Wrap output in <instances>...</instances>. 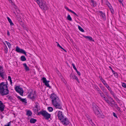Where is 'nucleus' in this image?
I'll return each instance as SVG.
<instances>
[{"label": "nucleus", "instance_id": "2f4dec72", "mask_svg": "<svg viewBox=\"0 0 126 126\" xmlns=\"http://www.w3.org/2000/svg\"><path fill=\"white\" fill-rule=\"evenodd\" d=\"M67 19L69 21H71L72 19L70 15H68L67 17Z\"/></svg>", "mask_w": 126, "mask_h": 126}, {"label": "nucleus", "instance_id": "5fc2aeb1", "mask_svg": "<svg viewBox=\"0 0 126 126\" xmlns=\"http://www.w3.org/2000/svg\"><path fill=\"white\" fill-rule=\"evenodd\" d=\"M104 85L106 87V88H107V87H108V86H109L107 83H106Z\"/></svg>", "mask_w": 126, "mask_h": 126}, {"label": "nucleus", "instance_id": "9b49d317", "mask_svg": "<svg viewBox=\"0 0 126 126\" xmlns=\"http://www.w3.org/2000/svg\"><path fill=\"white\" fill-rule=\"evenodd\" d=\"M62 124L66 126L69 125V121L68 119L66 117H64L62 120H61Z\"/></svg>", "mask_w": 126, "mask_h": 126}, {"label": "nucleus", "instance_id": "4468645a", "mask_svg": "<svg viewBox=\"0 0 126 126\" xmlns=\"http://www.w3.org/2000/svg\"><path fill=\"white\" fill-rule=\"evenodd\" d=\"M5 105L2 102V101L0 100V111L2 112L4 110Z\"/></svg>", "mask_w": 126, "mask_h": 126}, {"label": "nucleus", "instance_id": "6ab92c4d", "mask_svg": "<svg viewBox=\"0 0 126 126\" xmlns=\"http://www.w3.org/2000/svg\"><path fill=\"white\" fill-rule=\"evenodd\" d=\"M99 13L100 14V16L102 17L104 19H105V13L101 11H99Z\"/></svg>", "mask_w": 126, "mask_h": 126}, {"label": "nucleus", "instance_id": "7c9ffc66", "mask_svg": "<svg viewBox=\"0 0 126 126\" xmlns=\"http://www.w3.org/2000/svg\"><path fill=\"white\" fill-rule=\"evenodd\" d=\"M7 97L8 99L10 100L11 101H12L13 100V97L11 96L8 95L7 96Z\"/></svg>", "mask_w": 126, "mask_h": 126}, {"label": "nucleus", "instance_id": "a19ab883", "mask_svg": "<svg viewBox=\"0 0 126 126\" xmlns=\"http://www.w3.org/2000/svg\"><path fill=\"white\" fill-rule=\"evenodd\" d=\"M95 89L97 91H98L99 89H100L98 88V87L97 85L95 86Z\"/></svg>", "mask_w": 126, "mask_h": 126}, {"label": "nucleus", "instance_id": "680f3d73", "mask_svg": "<svg viewBox=\"0 0 126 126\" xmlns=\"http://www.w3.org/2000/svg\"><path fill=\"white\" fill-rule=\"evenodd\" d=\"M0 119H2V118L3 117V116L1 114H0Z\"/></svg>", "mask_w": 126, "mask_h": 126}, {"label": "nucleus", "instance_id": "f03ea898", "mask_svg": "<svg viewBox=\"0 0 126 126\" xmlns=\"http://www.w3.org/2000/svg\"><path fill=\"white\" fill-rule=\"evenodd\" d=\"M7 83L3 82L0 83V93L2 95H6L9 93Z\"/></svg>", "mask_w": 126, "mask_h": 126}, {"label": "nucleus", "instance_id": "a18cd8bd", "mask_svg": "<svg viewBox=\"0 0 126 126\" xmlns=\"http://www.w3.org/2000/svg\"><path fill=\"white\" fill-rule=\"evenodd\" d=\"M106 88L109 91L111 90V88L109 86H108V87H107Z\"/></svg>", "mask_w": 126, "mask_h": 126}, {"label": "nucleus", "instance_id": "ddd939ff", "mask_svg": "<svg viewBox=\"0 0 126 126\" xmlns=\"http://www.w3.org/2000/svg\"><path fill=\"white\" fill-rule=\"evenodd\" d=\"M92 106V108L94 111V112L100 110V109H99V107L96 104H93Z\"/></svg>", "mask_w": 126, "mask_h": 126}, {"label": "nucleus", "instance_id": "1a4fd4ad", "mask_svg": "<svg viewBox=\"0 0 126 126\" xmlns=\"http://www.w3.org/2000/svg\"><path fill=\"white\" fill-rule=\"evenodd\" d=\"M5 74V70L1 66H0V76L2 78L4 79Z\"/></svg>", "mask_w": 126, "mask_h": 126}, {"label": "nucleus", "instance_id": "09e8293b", "mask_svg": "<svg viewBox=\"0 0 126 126\" xmlns=\"http://www.w3.org/2000/svg\"><path fill=\"white\" fill-rule=\"evenodd\" d=\"M113 115L114 117H116V118H117V116L116 114L114 112H113Z\"/></svg>", "mask_w": 126, "mask_h": 126}, {"label": "nucleus", "instance_id": "c03bdc74", "mask_svg": "<svg viewBox=\"0 0 126 126\" xmlns=\"http://www.w3.org/2000/svg\"><path fill=\"white\" fill-rule=\"evenodd\" d=\"M71 12L72 13H73L75 15H76V16H78V15L76 13H75L73 11L71 10Z\"/></svg>", "mask_w": 126, "mask_h": 126}, {"label": "nucleus", "instance_id": "603ef678", "mask_svg": "<svg viewBox=\"0 0 126 126\" xmlns=\"http://www.w3.org/2000/svg\"><path fill=\"white\" fill-rule=\"evenodd\" d=\"M113 96L114 98L115 99H116L117 98V96L116 95H115V94L113 95Z\"/></svg>", "mask_w": 126, "mask_h": 126}, {"label": "nucleus", "instance_id": "3c124183", "mask_svg": "<svg viewBox=\"0 0 126 126\" xmlns=\"http://www.w3.org/2000/svg\"><path fill=\"white\" fill-rule=\"evenodd\" d=\"M113 96L114 98L115 99H116L117 98V96L116 95H115V94L113 95Z\"/></svg>", "mask_w": 126, "mask_h": 126}, {"label": "nucleus", "instance_id": "c9c22d12", "mask_svg": "<svg viewBox=\"0 0 126 126\" xmlns=\"http://www.w3.org/2000/svg\"><path fill=\"white\" fill-rule=\"evenodd\" d=\"M122 86L125 88H126V84L124 82H123L122 84Z\"/></svg>", "mask_w": 126, "mask_h": 126}, {"label": "nucleus", "instance_id": "49530a36", "mask_svg": "<svg viewBox=\"0 0 126 126\" xmlns=\"http://www.w3.org/2000/svg\"><path fill=\"white\" fill-rule=\"evenodd\" d=\"M106 101L107 103H108L109 104L110 101L108 99L106 98V99L105 100Z\"/></svg>", "mask_w": 126, "mask_h": 126}, {"label": "nucleus", "instance_id": "e433bc0d", "mask_svg": "<svg viewBox=\"0 0 126 126\" xmlns=\"http://www.w3.org/2000/svg\"><path fill=\"white\" fill-rule=\"evenodd\" d=\"M110 9L111 13L112 14H114V11L112 7L111 8H110Z\"/></svg>", "mask_w": 126, "mask_h": 126}, {"label": "nucleus", "instance_id": "bb28decb", "mask_svg": "<svg viewBox=\"0 0 126 126\" xmlns=\"http://www.w3.org/2000/svg\"><path fill=\"white\" fill-rule=\"evenodd\" d=\"M106 4L108 6V7L110 9V8H111L112 7L110 3L107 0L106 1Z\"/></svg>", "mask_w": 126, "mask_h": 126}, {"label": "nucleus", "instance_id": "338daca9", "mask_svg": "<svg viewBox=\"0 0 126 126\" xmlns=\"http://www.w3.org/2000/svg\"><path fill=\"white\" fill-rule=\"evenodd\" d=\"M97 91L98 92V93L99 94L102 92V91L100 90V89H99L98 91Z\"/></svg>", "mask_w": 126, "mask_h": 126}, {"label": "nucleus", "instance_id": "4c0bfd02", "mask_svg": "<svg viewBox=\"0 0 126 126\" xmlns=\"http://www.w3.org/2000/svg\"><path fill=\"white\" fill-rule=\"evenodd\" d=\"M106 96H108V97L110 99V100H113V99L110 96H108V93H107V94H106Z\"/></svg>", "mask_w": 126, "mask_h": 126}, {"label": "nucleus", "instance_id": "79ce46f5", "mask_svg": "<svg viewBox=\"0 0 126 126\" xmlns=\"http://www.w3.org/2000/svg\"><path fill=\"white\" fill-rule=\"evenodd\" d=\"M112 72L113 74L115 76H117L118 75L117 73L114 71H112Z\"/></svg>", "mask_w": 126, "mask_h": 126}, {"label": "nucleus", "instance_id": "0e129e2a", "mask_svg": "<svg viewBox=\"0 0 126 126\" xmlns=\"http://www.w3.org/2000/svg\"><path fill=\"white\" fill-rule=\"evenodd\" d=\"M114 106L116 108L117 107H118V106L117 105V104L116 103H115V104L114 105Z\"/></svg>", "mask_w": 126, "mask_h": 126}, {"label": "nucleus", "instance_id": "cd10ccee", "mask_svg": "<svg viewBox=\"0 0 126 126\" xmlns=\"http://www.w3.org/2000/svg\"><path fill=\"white\" fill-rule=\"evenodd\" d=\"M20 59L22 61H25L26 60V58L24 56H22L21 57Z\"/></svg>", "mask_w": 126, "mask_h": 126}, {"label": "nucleus", "instance_id": "c756f323", "mask_svg": "<svg viewBox=\"0 0 126 126\" xmlns=\"http://www.w3.org/2000/svg\"><path fill=\"white\" fill-rule=\"evenodd\" d=\"M89 120L90 124H91L92 126H95V125L94 124V123L93 122L92 120V119H89Z\"/></svg>", "mask_w": 126, "mask_h": 126}, {"label": "nucleus", "instance_id": "bf43d9fd", "mask_svg": "<svg viewBox=\"0 0 126 126\" xmlns=\"http://www.w3.org/2000/svg\"><path fill=\"white\" fill-rule=\"evenodd\" d=\"M56 43H57V46L58 47H60L61 46L59 45V44L57 42H56Z\"/></svg>", "mask_w": 126, "mask_h": 126}, {"label": "nucleus", "instance_id": "423d86ee", "mask_svg": "<svg viewBox=\"0 0 126 126\" xmlns=\"http://www.w3.org/2000/svg\"><path fill=\"white\" fill-rule=\"evenodd\" d=\"M56 116L58 117V119L60 120H62L64 117L62 111L58 110L55 113Z\"/></svg>", "mask_w": 126, "mask_h": 126}, {"label": "nucleus", "instance_id": "69168bd1", "mask_svg": "<svg viewBox=\"0 0 126 126\" xmlns=\"http://www.w3.org/2000/svg\"><path fill=\"white\" fill-rule=\"evenodd\" d=\"M102 93V94L101 95H100V96L101 97H102L103 96L105 95L103 93Z\"/></svg>", "mask_w": 126, "mask_h": 126}, {"label": "nucleus", "instance_id": "72a5a7b5", "mask_svg": "<svg viewBox=\"0 0 126 126\" xmlns=\"http://www.w3.org/2000/svg\"><path fill=\"white\" fill-rule=\"evenodd\" d=\"M78 29L81 32H84V30L80 26H78Z\"/></svg>", "mask_w": 126, "mask_h": 126}, {"label": "nucleus", "instance_id": "37998d69", "mask_svg": "<svg viewBox=\"0 0 126 126\" xmlns=\"http://www.w3.org/2000/svg\"><path fill=\"white\" fill-rule=\"evenodd\" d=\"M65 8L68 11H69V12H71V11L72 10H70V9H69L68 8V7H66V6H65Z\"/></svg>", "mask_w": 126, "mask_h": 126}, {"label": "nucleus", "instance_id": "9d476101", "mask_svg": "<svg viewBox=\"0 0 126 126\" xmlns=\"http://www.w3.org/2000/svg\"><path fill=\"white\" fill-rule=\"evenodd\" d=\"M15 90L17 92L19 93L20 95H23V91L21 88L18 86H17L15 87Z\"/></svg>", "mask_w": 126, "mask_h": 126}, {"label": "nucleus", "instance_id": "412c9836", "mask_svg": "<svg viewBox=\"0 0 126 126\" xmlns=\"http://www.w3.org/2000/svg\"><path fill=\"white\" fill-rule=\"evenodd\" d=\"M84 37L86 39L91 41H94V40L93 39L92 37L89 36H84Z\"/></svg>", "mask_w": 126, "mask_h": 126}, {"label": "nucleus", "instance_id": "f257e3e1", "mask_svg": "<svg viewBox=\"0 0 126 126\" xmlns=\"http://www.w3.org/2000/svg\"><path fill=\"white\" fill-rule=\"evenodd\" d=\"M50 97L52 99V103L56 109H62V107L61 103L57 95L53 94H51Z\"/></svg>", "mask_w": 126, "mask_h": 126}, {"label": "nucleus", "instance_id": "f8f14e48", "mask_svg": "<svg viewBox=\"0 0 126 126\" xmlns=\"http://www.w3.org/2000/svg\"><path fill=\"white\" fill-rule=\"evenodd\" d=\"M41 80L43 81V82L44 83L45 85L47 87L50 88V86H49L48 83L49 82V81H47L46 80V78L45 77H43L41 79Z\"/></svg>", "mask_w": 126, "mask_h": 126}, {"label": "nucleus", "instance_id": "f704fd0d", "mask_svg": "<svg viewBox=\"0 0 126 126\" xmlns=\"http://www.w3.org/2000/svg\"><path fill=\"white\" fill-rule=\"evenodd\" d=\"M49 112H51L53 110V108L51 107H49L47 108Z\"/></svg>", "mask_w": 126, "mask_h": 126}, {"label": "nucleus", "instance_id": "dca6fc26", "mask_svg": "<svg viewBox=\"0 0 126 126\" xmlns=\"http://www.w3.org/2000/svg\"><path fill=\"white\" fill-rule=\"evenodd\" d=\"M26 115L28 116V119H29V116H31L32 114V111L30 110H26Z\"/></svg>", "mask_w": 126, "mask_h": 126}, {"label": "nucleus", "instance_id": "5701e85b", "mask_svg": "<svg viewBox=\"0 0 126 126\" xmlns=\"http://www.w3.org/2000/svg\"><path fill=\"white\" fill-rule=\"evenodd\" d=\"M100 88H101V90L104 93H105L106 94H107L108 93L106 91L107 89H106L104 87L100 86Z\"/></svg>", "mask_w": 126, "mask_h": 126}, {"label": "nucleus", "instance_id": "0eeeda50", "mask_svg": "<svg viewBox=\"0 0 126 126\" xmlns=\"http://www.w3.org/2000/svg\"><path fill=\"white\" fill-rule=\"evenodd\" d=\"M35 105L33 109V110L34 113H36L40 109V107L39 104L38 102H35Z\"/></svg>", "mask_w": 126, "mask_h": 126}, {"label": "nucleus", "instance_id": "4d7b16f0", "mask_svg": "<svg viewBox=\"0 0 126 126\" xmlns=\"http://www.w3.org/2000/svg\"><path fill=\"white\" fill-rule=\"evenodd\" d=\"M77 74L79 76H80V75H81V74H80V73L78 71L77 72Z\"/></svg>", "mask_w": 126, "mask_h": 126}, {"label": "nucleus", "instance_id": "58836bf2", "mask_svg": "<svg viewBox=\"0 0 126 126\" xmlns=\"http://www.w3.org/2000/svg\"><path fill=\"white\" fill-rule=\"evenodd\" d=\"M110 94L112 95H114L115 94L114 93V92L112 91L111 90L110 91Z\"/></svg>", "mask_w": 126, "mask_h": 126}, {"label": "nucleus", "instance_id": "b1692460", "mask_svg": "<svg viewBox=\"0 0 126 126\" xmlns=\"http://www.w3.org/2000/svg\"><path fill=\"white\" fill-rule=\"evenodd\" d=\"M7 19L8 21L10 23V25L11 26H13L14 25V24L13 23L12 21L8 17H7Z\"/></svg>", "mask_w": 126, "mask_h": 126}, {"label": "nucleus", "instance_id": "473e14b6", "mask_svg": "<svg viewBox=\"0 0 126 126\" xmlns=\"http://www.w3.org/2000/svg\"><path fill=\"white\" fill-rule=\"evenodd\" d=\"M5 42L6 44L7 45L9 48H10L11 47V44L8 42L7 41H5Z\"/></svg>", "mask_w": 126, "mask_h": 126}, {"label": "nucleus", "instance_id": "8fccbe9b", "mask_svg": "<svg viewBox=\"0 0 126 126\" xmlns=\"http://www.w3.org/2000/svg\"><path fill=\"white\" fill-rule=\"evenodd\" d=\"M102 98L103 99L105 100L107 98L106 97L105 95L104 96H103L102 97Z\"/></svg>", "mask_w": 126, "mask_h": 126}, {"label": "nucleus", "instance_id": "f3484780", "mask_svg": "<svg viewBox=\"0 0 126 126\" xmlns=\"http://www.w3.org/2000/svg\"><path fill=\"white\" fill-rule=\"evenodd\" d=\"M96 115L99 118L101 117L102 115L100 113V110L98 111H96L94 112Z\"/></svg>", "mask_w": 126, "mask_h": 126}, {"label": "nucleus", "instance_id": "052dcab7", "mask_svg": "<svg viewBox=\"0 0 126 126\" xmlns=\"http://www.w3.org/2000/svg\"><path fill=\"white\" fill-rule=\"evenodd\" d=\"M60 47L61 48V49H63L64 51H65V52H66V50L64 48H63L61 46Z\"/></svg>", "mask_w": 126, "mask_h": 126}, {"label": "nucleus", "instance_id": "aec40b11", "mask_svg": "<svg viewBox=\"0 0 126 126\" xmlns=\"http://www.w3.org/2000/svg\"><path fill=\"white\" fill-rule=\"evenodd\" d=\"M115 103V102L113 100L110 101L108 104L111 107H113Z\"/></svg>", "mask_w": 126, "mask_h": 126}, {"label": "nucleus", "instance_id": "20e7f679", "mask_svg": "<svg viewBox=\"0 0 126 126\" xmlns=\"http://www.w3.org/2000/svg\"><path fill=\"white\" fill-rule=\"evenodd\" d=\"M38 115H42L44 118L45 119L48 120L51 117L50 114L48 113L46 110H42L38 112Z\"/></svg>", "mask_w": 126, "mask_h": 126}, {"label": "nucleus", "instance_id": "2eb2a0df", "mask_svg": "<svg viewBox=\"0 0 126 126\" xmlns=\"http://www.w3.org/2000/svg\"><path fill=\"white\" fill-rule=\"evenodd\" d=\"M70 76L71 79H76L78 82H79L78 78L75 75L71 74L70 75Z\"/></svg>", "mask_w": 126, "mask_h": 126}, {"label": "nucleus", "instance_id": "39448f33", "mask_svg": "<svg viewBox=\"0 0 126 126\" xmlns=\"http://www.w3.org/2000/svg\"><path fill=\"white\" fill-rule=\"evenodd\" d=\"M36 92L35 91H32L29 94L28 97L33 101L36 98Z\"/></svg>", "mask_w": 126, "mask_h": 126}, {"label": "nucleus", "instance_id": "6e6d98bb", "mask_svg": "<svg viewBox=\"0 0 126 126\" xmlns=\"http://www.w3.org/2000/svg\"><path fill=\"white\" fill-rule=\"evenodd\" d=\"M7 34L8 36H9L10 35L9 32L8 31H7Z\"/></svg>", "mask_w": 126, "mask_h": 126}, {"label": "nucleus", "instance_id": "e2e57ef3", "mask_svg": "<svg viewBox=\"0 0 126 126\" xmlns=\"http://www.w3.org/2000/svg\"><path fill=\"white\" fill-rule=\"evenodd\" d=\"M120 108L119 107L117 109L119 112H121V111L120 110Z\"/></svg>", "mask_w": 126, "mask_h": 126}, {"label": "nucleus", "instance_id": "4be33fe9", "mask_svg": "<svg viewBox=\"0 0 126 126\" xmlns=\"http://www.w3.org/2000/svg\"><path fill=\"white\" fill-rule=\"evenodd\" d=\"M23 65L24 67V69L26 71H29L30 70V69L29 67L27 66L26 63H24L23 64Z\"/></svg>", "mask_w": 126, "mask_h": 126}, {"label": "nucleus", "instance_id": "a878e982", "mask_svg": "<svg viewBox=\"0 0 126 126\" xmlns=\"http://www.w3.org/2000/svg\"><path fill=\"white\" fill-rule=\"evenodd\" d=\"M91 2L92 3L94 7H95L96 5V3L95 1L94 0H90Z\"/></svg>", "mask_w": 126, "mask_h": 126}, {"label": "nucleus", "instance_id": "ea45409f", "mask_svg": "<svg viewBox=\"0 0 126 126\" xmlns=\"http://www.w3.org/2000/svg\"><path fill=\"white\" fill-rule=\"evenodd\" d=\"M11 121L8 123L7 124V125H5L4 126H11Z\"/></svg>", "mask_w": 126, "mask_h": 126}, {"label": "nucleus", "instance_id": "de8ad7c7", "mask_svg": "<svg viewBox=\"0 0 126 126\" xmlns=\"http://www.w3.org/2000/svg\"><path fill=\"white\" fill-rule=\"evenodd\" d=\"M72 66H73V68L75 69H76V67H75V66L74 64L73 63H72Z\"/></svg>", "mask_w": 126, "mask_h": 126}, {"label": "nucleus", "instance_id": "c85d7f7f", "mask_svg": "<svg viewBox=\"0 0 126 126\" xmlns=\"http://www.w3.org/2000/svg\"><path fill=\"white\" fill-rule=\"evenodd\" d=\"M4 44L5 46V47H4V52L5 53V54H7L8 52V49L5 43H4Z\"/></svg>", "mask_w": 126, "mask_h": 126}, {"label": "nucleus", "instance_id": "a211bd4d", "mask_svg": "<svg viewBox=\"0 0 126 126\" xmlns=\"http://www.w3.org/2000/svg\"><path fill=\"white\" fill-rule=\"evenodd\" d=\"M17 98L23 103H24L25 104H26L27 103V102L26 101L27 100L26 99L22 98L19 96H17Z\"/></svg>", "mask_w": 126, "mask_h": 126}, {"label": "nucleus", "instance_id": "393cba45", "mask_svg": "<svg viewBox=\"0 0 126 126\" xmlns=\"http://www.w3.org/2000/svg\"><path fill=\"white\" fill-rule=\"evenodd\" d=\"M36 121L37 120L36 119L31 118L30 121V122L31 123L34 124L35 123Z\"/></svg>", "mask_w": 126, "mask_h": 126}, {"label": "nucleus", "instance_id": "6e6552de", "mask_svg": "<svg viewBox=\"0 0 126 126\" xmlns=\"http://www.w3.org/2000/svg\"><path fill=\"white\" fill-rule=\"evenodd\" d=\"M15 51L18 53H20L24 54L26 56L27 54L25 51L22 49H20L18 46H17L16 47Z\"/></svg>", "mask_w": 126, "mask_h": 126}, {"label": "nucleus", "instance_id": "774afa93", "mask_svg": "<svg viewBox=\"0 0 126 126\" xmlns=\"http://www.w3.org/2000/svg\"><path fill=\"white\" fill-rule=\"evenodd\" d=\"M115 100L118 102L119 101V100L118 97H117V98Z\"/></svg>", "mask_w": 126, "mask_h": 126}, {"label": "nucleus", "instance_id": "864d4df0", "mask_svg": "<svg viewBox=\"0 0 126 126\" xmlns=\"http://www.w3.org/2000/svg\"><path fill=\"white\" fill-rule=\"evenodd\" d=\"M11 79V77L9 76H8V80H9Z\"/></svg>", "mask_w": 126, "mask_h": 126}, {"label": "nucleus", "instance_id": "7ed1b4c3", "mask_svg": "<svg viewBox=\"0 0 126 126\" xmlns=\"http://www.w3.org/2000/svg\"><path fill=\"white\" fill-rule=\"evenodd\" d=\"M36 1L39 7L44 10H47L48 9L49 5L46 3V2L43 0H34Z\"/></svg>", "mask_w": 126, "mask_h": 126}, {"label": "nucleus", "instance_id": "13d9d810", "mask_svg": "<svg viewBox=\"0 0 126 126\" xmlns=\"http://www.w3.org/2000/svg\"><path fill=\"white\" fill-rule=\"evenodd\" d=\"M9 81H10V84L11 85H12V79L10 80Z\"/></svg>", "mask_w": 126, "mask_h": 126}]
</instances>
